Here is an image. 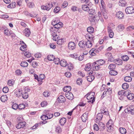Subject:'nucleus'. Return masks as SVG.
I'll use <instances>...</instances> for the list:
<instances>
[{"label":"nucleus","instance_id":"nucleus-1","mask_svg":"<svg viewBox=\"0 0 134 134\" xmlns=\"http://www.w3.org/2000/svg\"><path fill=\"white\" fill-rule=\"evenodd\" d=\"M85 37L87 40L86 41V46L87 48H91L92 46V42L94 40V37L91 34H86Z\"/></svg>","mask_w":134,"mask_h":134},{"label":"nucleus","instance_id":"nucleus-2","mask_svg":"<svg viewBox=\"0 0 134 134\" xmlns=\"http://www.w3.org/2000/svg\"><path fill=\"white\" fill-rule=\"evenodd\" d=\"M55 3H54V4ZM53 3L52 2L51 4L49 3L47 4L46 5H44L41 6V8L42 9L48 11L53 6Z\"/></svg>","mask_w":134,"mask_h":134},{"label":"nucleus","instance_id":"nucleus-3","mask_svg":"<svg viewBox=\"0 0 134 134\" xmlns=\"http://www.w3.org/2000/svg\"><path fill=\"white\" fill-rule=\"evenodd\" d=\"M112 120H110L107 123L106 125V126L107 128V131L109 132H111L113 131V128L112 126Z\"/></svg>","mask_w":134,"mask_h":134},{"label":"nucleus","instance_id":"nucleus-4","mask_svg":"<svg viewBox=\"0 0 134 134\" xmlns=\"http://www.w3.org/2000/svg\"><path fill=\"white\" fill-rule=\"evenodd\" d=\"M126 96L128 99L130 100H132L134 97V94L131 93V91L128 90L126 91Z\"/></svg>","mask_w":134,"mask_h":134},{"label":"nucleus","instance_id":"nucleus-5","mask_svg":"<svg viewBox=\"0 0 134 134\" xmlns=\"http://www.w3.org/2000/svg\"><path fill=\"white\" fill-rule=\"evenodd\" d=\"M89 20L91 22H94L96 21V22L99 21V17L97 16V15H96L94 16H91L89 17Z\"/></svg>","mask_w":134,"mask_h":134},{"label":"nucleus","instance_id":"nucleus-6","mask_svg":"<svg viewBox=\"0 0 134 134\" xmlns=\"http://www.w3.org/2000/svg\"><path fill=\"white\" fill-rule=\"evenodd\" d=\"M76 47V45L75 43L70 42L69 43L68 45V48L70 50H72L75 49Z\"/></svg>","mask_w":134,"mask_h":134},{"label":"nucleus","instance_id":"nucleus-7","mask_svg":"<svg viewBox=\"0 0 134 134\" xmlns=\"http://www.w3.org/2000/svg\"><path fill=\"white\" fill-rule=\"evenodd\" d=\"M19 94H22L23 98L24 99H26L28 97V95L27 93H25L23 92V90L21 89H19Z\"/></svg>","mask_w":134,"mask_h":134},{"label":"nucleus","instance_id":"nucleus-8","mask_svg":"<svg viewBox=\"0 0 134 134\" xmlns=\"http://www.w3.org/2000/svg\"><path fill=\"white\" fill-rule=\"evenodd\" d=\"M134 8L133 7H129L125 9V11L126 14H131L134 12Z\"/></svg>","mask_w":134,"mask_h":134},{"label":"nucleus","instance_id":"nucleus-9","mask_svg":"<svg viewBox=\"0 0 134 134\" xmlns=\"http://www.w3.org/2000/svg\"><path fill=\"white\" fill-rule=\"evenodd\" d=\"M53 22L52 23V24L54 26L53 27L54 28L57 29H58L62 27L63 24L62 22H58V23L55 24L54 23L55 22Z\"/></svg>","mask_w":134,"mask_h":134},{"label":"nucleus","instance_id":"nucleus-10","mask_svg":"<svg viewBox=\"0 0 134 134\" xmlns=\"http://www.w3.org/2000/svg\"><path fill=\"white\" fill-rule=\"evenodd\" d=\"M124 16L123 13L120 11L117 12L116 14V17L119 19H123Z\"/></svg>","mask_w":134,"mask_h":134},{"label":"nucleus","instance_id":"nucleus-11","mask_svg":"<svg viewBox=\"0 0 134 134\" xmlns=\"http://www.w3.org/2000/svg\"><path fill=\"white\" fill-rule=\"evenodd\" d=\"M26 122H22L19 123L16 126V127L18 129H20L21 128H24Z\"/></svg>","mask_w":134,"mask_h":134},{"label":"nucleus","instance_id":"nucleus-12","mask_svg":"<svg viewBox=\"0 0 134 134\" xmlns=\"http://www.w3.org/2000/svg\"><path fill=\"white\" fill-rule=\"evenodd\" d=\"M66 98L70 100H72L73 99L74 96L72 93L70 92H66L65 94Z\"/></svg>","mask_w":134,"mask_h":134},{"label":"nucleus","instance_id":"nucleus-13","mask_svg":"<svg viewBox=\"0 0 134 134\" xmlns=\"http://www.w3.org/2000/svg\"><path fill=\"white\" fill-rule=\"evenodd\" d=\"M126 91H119L118 92V94L119 95H121V96L119 97V99L121 100L125 96H126Z\"/></svg>","mask_w":134,"mask_h":134},{"label":"nucleus","instance_id":"nucleus-14","mask_svg":"<svg viewBox=\"0 0 134 134\" xmlns=\"http://www.w3.org/2000/svg\"><path fill=\"white\" fill-rule=\"evenodd\" d=\"M92 67L93 69L96 70H98L100 68V65L97 64L96 62H94L92 64Z\"/></svg>","mask_w":134,"mask_h":134},{"label":"nucleus","instance_id":"nucleus-15","mask_svg":"<svg viewBox=\"0 0 134 134\" xmlns=\"http://www.w3.org/2000/svg\"><path fill=\"white\" fill-rule=\"evenodd\" d=\"M95 94V93L93 92H89L86 95V96H87L86 98L87 99H89L90 98V97H92V98H95L94 96Z\"/></svg>","mask_w":134,"mask_h":134},{"label":"nucleus","instance_id":"nucleus-16","mask_svg":"<svg viewBox=\"0 0 134 134\" xmlns=\"http://www.w3.org/2000/svg\"><path fill=\"white\" fill-rule=\"evenodd\" d=\"M88 116V113L86 112L82 115L81 117V119L83 122H86V120L87 119Z\"/></svg>","mask_w":134,"mask_h":134},{"label":"nucleus","instance_id":"nucleus-17","mask_svg":"<svg viewBox=\"0 0 134 134\" xmlns=\"http://www.w3.org/2000/svg\"><path fill=\"white\" fill-rule=\"evenodd\" d=\"M58 102L60 103H63L65 101V98L62 96H60L57 98Z\"/></svg>","mask_w":134,"mask_h":134},{"label":"nucleus","instance_id":"nucleus-18","mask_svg":"<svg viewBox=\"0 0 134 134\" xmlns=\"http://www.w3.org/2000/svg\"><path fill=\"white\" fill-rule=\"evenodd\" d=\"M86 42L84 40H82L80 41L78 45L80 47L84 48L86 47Z\"/></svg>","mask_w":134,"mask_h":134},{"label":"nucleus","instance_id":"nucleus-19","mask_svg":"<svg viewBox=\"0 0 134 134\" xmlns=\"http://www.w3.org/2000/svg\"><path fill=\"white\" fill-rule=\"evenodd\" d=\"M24 35L26 36L29 37L30 34V31L29 29L26 28L24 30Z\"/></svg>","mask_w":134,"mask_h":134},{"label":"nucleus","instance_id":"nucleus-20","mask_svg":"<svg viewBox=\"0 0 134 134\" xmlns=\"http://www.w3.org/2000/svg\"><path fill=\"white\" fill-rule=\"evenodd\" d=\"M60 64L61 66L65 67L67 65L66 60L64 59L62 60L60 62Z\"/></svg>","mask_w":134,"mask_h":134},{"label":"nucleus","instance_id":"nucleus-21","mask_svg":"<svg viewBox=\"0 0 134 134\" xmlns=\"http://www.w3.org/2000/svg\"><path fill=\"white\" fill-rule=\"evenodd\" d=\"M126 4V2L125 0H120L119 1V4L121 6H125Z\"/></svg>","mask_w":134,"mask_h":134},{"label":"nucleus","instance_id":"nucleus-22","mask_svg":"<svg viewBox=\"0 0 134 134\" xmlns=\"http://www.w3.org/2000/svg\"><path fill=\"white\" fill-rule=\"evenodd\" d=\"M64 92H69L71 89V87L69 86H67L65 87L63 89Z\"/></svg>","mask_w":134,"mask_h":134},{"label":"nucleus","instance_id":"nucleus-23","mask_svg":"<svg viewBox=\"0 0 134 134\" xmlns=\"http://www.w3.org/2000/svg\"><path fill=\"white\" fill-rule=\"evenodd\" d=\"M91 68V64L89 63L87 64L86 66L85 70L86 71H89Z\"/></svg>","mask_w":134,"mask_h":134},{"label":"nucleus","instance_id":"nucleus-24","mask_svg":"<svg viewBox=\"0 0 134 134\" xmlns=\"http://www.w3.org/2000/svg\"><path fill=\"white\" fill-rule=\"evenodd\" d=\"M16 5V3L15 2H12L7 6V7L11 8H14L15 7Z\"/></svg>","mask_w":134,"mask_h":134},{"label":"nucleus","instance_id":"nucleus-25","mask_svg":"<svg viewBox=\"0 0 134 134\" xmlns=\"http://www.w3.org/2000/svg\"><path fill=\"white\" fill-rule=\"evenodd\" d=\"M89 53L91 55L94 56L96 55L97 53L95 50V48H92L90 51Z\"/></svg>","mask_w":134,"mask_h":134},{"label":"nucleus","instance_id":"nucleus-26","mask_svg":"<svg viewBox=\"0 0 134 134\" xmlns=\"http://www.w3.org/2000/svg\"><path fill=\"white\" fill-rule=\"evenodd\" d=\"M99 129H100L101 130H103L105 128V125L102 122H99Z\"/></svg>","mask_w":134,"mask_h":134},{"label":"nucleus","instance_id":"nucleus-27","mask_svg":"<svg viewBox=\"0 0 134 134\" xmlns=\"http://www.w3.org/2000/svg\"><path fill=\"white\" fill-rule=\"evenodd\" d=\"M66 121V119L64 118H63L60 120L59 123L61 125H63L65 124Z\"/></svg>","mask_w":134,"mask_h":134},{"label":"nucleus","instance_id":"nucleus-28","mask_svg":"<svg viewBox=\"0 0 134 134\" xmlns=\"http://www.w3.org/2000/svg\"><path fill=\"white\" fill-rule=\"evenodd\" d=\"M94 76L93 75H90L87 77V79L88 81L91 82L94 79Z\"/></svg>","mask_w":134,"mask_h":134},{"label":"nucleus","instance_id":"nucleus-29","mask_svg":"<svg viewBox=\"0 0 134 134\" xmlns=\"http://www.w3.org/2000/svg\"><path fill=\"white\" fill-rule=\"evenodd\" d=\"M82 8L84 11L87 12L89 9V8L88 5L86 4H83L82 6Z\"/></svg>","mask_w":134,"mask_h":134},{"label":"nucleus","instance_id":"nucleus-30","mask_svg":"<svg viewBox=\"0 0 134 134\" xmlns=\"http://www.w3.org/2000/svg\"><path fill=\"white\" fill-rule=\"evenodd\" d=\"M1 100L2 102H5L8 99V97L6 95H4L1 96Z\"/></svg>","mask_w":134,"mask_h":134},{"label":"nucleus","instance_id":"nucleus-31","mask_svg":"<svg viewBox=\"0 0 134 134\" xmlns=\"http://www.w3.org/2000/svg\"><path fill=\"white\" fill-rule=\"evenodd\" d=\"M87 12H88L90 14L94 15L96 13L95 10L93 9H89Z\"/></svg>","mask_w":134,"mask_h":134},{"label":"nucleus","instance_id":"nucleus-32","mask_svg":"<svg viewBox=\"0 0 134 134\" xmlns=\"http://www.w3.org/2000/svg\"><path fill=\"white\" fill-rule=\"evenodd\" d=\"M105 8H102L101 10V11L105 19H106L107 18V13L104 10Z\"/></svg>","mask_w":134,"mask_h":134},{"label":"nucleus","instance_id":"nucleus-33","mask_svg":"<svg viewBox=\"0 0 134 134\" xmlns=\"http://www.w3.org/2000/svg\"><path fill=\"white\" fill-rule=\"evenodd\" d=\"M131 77L130 76H126L124 78V80L126 82H130L132 80Z\"/></svg>","mask_w":134,"mask_h":134},{"label":"nucleus","instance_id":"nucleus-34","mask_svg":"<svg viewBox=\"0 0 134 134\" xmlns=\"http://www.w3.org/2000/svg\"><path fill=\"white\" fill-rule=\"evenodd\" d=\"M119 131L120 133L122 134H125L126 133V130L124 128H120L119 129Z\"/></svg>","mask_w":134,"mask_h":134},{"label":"nucleus","instance_id":"nucleus-35","mask_svg":"<svg viewBox=\"0 0 134 134\" xmlns=\"http://www.w3.org/2000/svg\"><path fill=\"white\" fill-rule=\"evenodd\" d=\"M109 73L111 75L114 76L118 74V72L114 70H111L109 71Z\"/></svg>","mask_w":134,"mask_h":134},{"label":"nucleus","instance_id":"nucleus-36","mask_svg":"<svg viewBox=\"0 0 134 134\" xmlns=\"http://www.w3.org/2000/svg\"><path fill=\"white\" fill-rule=\"evenodd\" d=\"M95 62L100 66L103 65L105 63V61L102 59H100Z\"/></svg>","mask_w":134,"mask_h":134},{"label":"nucleus","instance_id":"nucleus-37","mask_svg":"<svg viewBox=\"0 0 134 134\" xmlns=\"http://www.w3.org/2000/svg\"><path fill=\"white\" fill-rule=\"evenodd\" d=\"M20 65L23 67H26L28 65V63L26 61H23L21 63Z\"/></svg>","mask_w":134,"mask_h":134},{"label":"nucleus","instance_id":"nucleus-38","mask_svg":"<svg viewBox=\"0 0 134 134\" xmlns=\"http://www.w3.org/2000/svg\"><path fill=\"white\" fill-rule=\"evenodd\" d=\"M103 117V115L102 113H98L97 115L96 119L99 121L101 120Z\"/></svg>","mask_w":134,"mask_h":134},{"label":"nucleus","instance_id":"nucleus-39","mask_svg":"<svg viewBox=\"0 0 134 134\" xmlns=\"http://www.w3.org/2000/svg\"><path fill=\"white\" fill-rule=\"evenodd\" d=\"M87 30L88 32L90 33H93L94 31V29L92 27H89L87 28Z\"/></svg>","mask_w":134,"mask_h":134},{"label":"nucleus","instance_id":"nucleus-40","mask_svg":"<svg viewBox=\"0 0 134 134\" xmlns=\"http://www.w3.org/2000/svg\"><path fill=\"white\" fill-rule=\"evenodd\" d=\"M116 68V65L114 64H110L108 66L109 68L111 70H114Z\"/></svg>","mask_w":134,"mask_h":134},{"label":"nucleus","instance_id":"nucleus-41","mask_svg":"<svg viewBox=\"0 0 134 134\" xmlns=\"http://www.w3.org/2000/svg\"><path fill=\"white\" fill-rule=\"evenodd\" d=\"M54 56L52 55H49L47 57V58L48 59L49 61H52L53 60L54 58Z\"/></svg>","mask_w":134,"mask_h":134},{"label":"nucleus","instance_id":"nucleus-42","mask_svg":"<svg viewBox=\"0 0 134 134\" xmlns=\"http://www.w3.org/2000/svg\"><path fill=\"white\" fill-rule=\"evenodd\" d=\"M129 85L127 83H124L122 85V88L125 90H126L129 88Z\"/></svg>","mask_w":134,"mask_h":134},{"label":"nucleus","instance_id":"nucleus-43","mask_svg":"<svg viewBox=\"0 0 134 134\" xmlns=\"http://www.w3.org/2000/svg\"><path fill=\"white\" fill-rule=\"evenodd\" d=\"M18 109L20 110L24 109L25 107V105L23 104H20L18 105Z\"/></svg>","mask_w":134,"mask_h":134},{"label":"nucleus","instance_id":"nucleus-44","mask_svg":"<svg viewBox=\"0 0 134 134\" xmlns=\"http://www.w3.org/2000/svg\"><path fill=\"white\" fill-rule=\"evenodd\" d=\"M64 42L63 39H61L58 40L57 41V43L59 45L62 44Z\"/></svg>","mask_w":134,"mask_h":134},{"label":"nucleus","instance_id":"nucleus-45","mask_svg":"<svg viewBox=\"0 0 134 134\" xmlns=\"http://www.w3.org/2000/svg\"><path fill=\"white\" fill-rule=\"evenodd\" d=\"M26 47V45L25 44H23L20 48V49L22 51H25V48Z\"/></svg>","mask_w":134,"mask_h":134},{"label":"nucleus","instance_id":"nucleus-46","mask_svg":"<svg viewBox=\"0 0 134 134\" xmlns=\"http://www.w3.org/2000/svg\"><path fill=\"white\" fill-rule=\"evenodd\" d=\"M122 60L124 61H126L127 60L129 59V57L126 55L123 56L122 57Z\"/></svg>","mask_w":134,"mask_h":134},{"label":"nucleus","instance_id":"nucleus-47","mask_svg":"<svg viewBox=\"0 0 134 134\" xmlns=\"http://www.w3.org/2000/svg\"><path fill=\"white\" fill-rule=\"evenodd\" d=\"M54 61V63L56 64H58L60 63V59L59 58H54V59L53 60Z\"/></svg>","mask_w":134,"mask_h":134},{"label":"nucleus","instance_id":"nucleus-48","mask_svg":"<svg viewBox=\"0 0 134 134\" xmlns=\"http://www.w3.org/2000/svg\"><path fill=\"white\" fill-rule=\"evenodd\" d=\"M90 98L89 99H87L88 100V102H91L92 103H93L95 101V98L92 97H90Z\"/></svg>","mask_w":134,"mask_h":134},{"label":"nucleus","instance_id":"nucleus-49","mask_svg":"<svg viewBox=\"0 0 134 134\" xmlns=\"http://www.w3.org/2000/svg\"><path fill=\"white\" fill-rule=\"evenodd\" d=\"M105 55L106 56L110 59L112 58V54L110 53H106Z\"/></svg>","mask_w":134,"mask_h":134},{"label":"nucleus","instance_id":"nucleus-50","mask_svg":"<svg viewBox=\"0 0 134 134\" xmlns=\"http://www.w3.org/2000/svg\"><path fill=\"white\" fill-rule=\"evenodd\" d=\"M102 113L103 114L106 115H109V112L108 111V110L106 108L104 109L102 111Z\"/></svg>","mask_w":134,"mask_h":134},{"label":"nucleus","instance_id":"nucleus-51","mask_svg":"<svg viewBox=\"0 0 134 134\" xmlns=\"http://www.w3.org/2000/svg\"><path fill=\"white\" fill-rule=\"evenodd\" d=\"M12 108L14 110H16L18 108V106L17 104L15 103L13 104L12 106Z\"/></svg>","mask_w":134,"mask_h":134},{"label":"nucleus","instance_id":"nucleus-52","mask_svg":"<svg viewBox=\"0 0 134 134\" xmlns=\"http://www.w3.org/2000/svg\"><path fill=\"white\" fill-rule=\"evenodd\" d=\"M82 82V79L81 78H79L76 81V82L77 84L79 85H80L81 84Z\"/></svg>","mask_w":134,"mask_h":134},{"label":"nucleus","instance_id":"nucleus-53","mask_svg":"<svg viewBox=\"0 0 134 134\" xmlns=\"http://www.w3.org/2000/svg\"><path fill=\"white\" fill-rule=\"evenodd\" d=\"M93 129L97 131L99 130V126H98L97 124H94L93 125Z\"/></svg>","mask_w":134,"mask_h":134},{"label":"nucleus","instance_id":"nucleus-54","mask_svg":"<svg viewBox=\"0 0 134 134\" xmlns=\"http://www.w3.org/2000/svg\"><path fill=\"white\" fill-rule=\"evenodd\" d=\"M24 55L27 58H29L31 56V54L29 52H25L24 53Z\"/></svg>","mask_w":134,"mask_h":134},{"label":"nucleus","instance_id":"nucleus-55","mask_svg":"<svg viewBox=\"0 0 134 134\" xmlns=\"http://www.w3.org/2000/svg\"><path fill=\"white\" fill-rule=\"evenodd\" d=\"M9 91L8 88L7 87H4L3 89V91L4 93H7Z\"/></svg>","mask_w":134,"mask_h":134},{"label":"nucleus","instance_id":"nucleus-56","mask_svg":"<svg viewBox=\"0 0 134 134\" xmlns=\"http://www.w3.org/2000/svg\"><path fill=\"white\" fill-rule=\"evenodd\" d=\"M27 5L30 8H32L34 6V4L33 3L30 2L28 3Z\"/></svg>","mask_w":134,"mask_h":134},{"label":"nucleus","instance_id":"nucleus-57","mask_svg":"<svg viewBox=\"0 0 134 134\" xmlns=\"http://www.w3.org/2000/svg\"><path fill=\"white\" fill-rule=\"evenodd\" d=\"M14 83V82L12 80H9L8 82V84L10 86H11Z\"/></svg>","mask_w":134,"mask_h":134},{"label":"nucleus","instance_id":"nucleus-58","mask_svg":"<svg viewBox=\"0 0 134 134\" xmlns=\"http://www.w3.org/2000/svg\"><path fill=\"white\" fill-rule=\"evenodd\" d=\"M119 30L120 31H122L124 29V25H120L118 26Z\"/></svg>","mask_w":134,"mask_h":134},{"label":"nucleus","instance_id":"nucleus-59","mask_svg":"<svg viewBox=\"0 0 134 134\" xmlns=\"http://www.w3.org/2000/svg\"><path fill=\"white\" fill-rule=\"evenodd\" d=\"M134 29V26H128L126 28V30L127 31H131L132 29Z\"/></svg>","mask_w":134,"mask_h":134},{"label":"nucleus","instance_id":"nucleus-60","mask_svg":"<svg viewBox=\"0 0 134 134\" xmlns=\"http://www.w3.org/2000/svg\"><path fill=\"white\" fill-rule=\"evenodd\" d=\"M85 3L88 6H90L92 5V3L89 0H85Z\"/></svg>","mask_w":134,"mask_h":134},{"label":"nucleus","instance_id":"nucleus-61","mask_svg":"<svg viewBox=\"0 0 134 134\" xmlns=\"http://www.w3.org/2000/svg\"><path fill=\"white\" fill-rule=\"evenodd\" d=\"M56 131H57V132L59 133H60L62 131L61 128L60 126H56Z\"/></svg>","mask_w":134,"mask_h":134},{"label":"nucleus","instance_id":"nucleus-62","mask_svg":"<svg viewBox=\"0 0 134 134\" xmlns=\"http://www.w3.org/2000/svg\"><path fill=\"white\" fill-rule=\"evenodd\" d=\"M68 69L70 70H71L73 69V65L72 64L70 63H69V64H68Z\"/></svg>","mask_w":134,"mask_h":134},{"label":"nucleus","instance_id":"nucleus-63","mask_svg":"<svg viewBox=\"0 0 134 134\" xmlns=\"http://www.w3.org/2000/svg\"><path fill=\"white\" fill-rule=\"evenodd\" d=\"M4 33L5 35L7 36H9L10 35V32L9 30H4Z\"/></svg>","mask_w":134,"mask_h":134},{"label":"nucleus","instance_id":"nucleus-64","mask_svg":"<svg viewBox=\"0 0 134 134\" xmlns=\"http://www.w3.org/2000/svg\"><path fill=\"white\" fill-rule=\"evenodd\" d=\"M70 56L72 58H73L76 59H77L78 55L76 54H74L71 55Z\"/></svg>","mask_w":134,"mask_h":134}]
</instances>
